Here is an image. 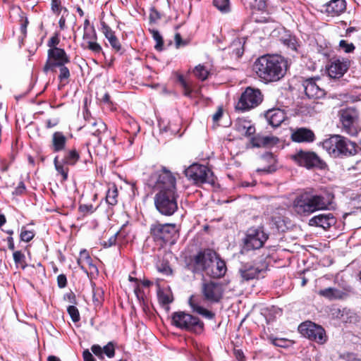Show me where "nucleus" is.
<instances>
[{
	"label": "nucleus",
	"instance_id": "obj_37",
	"mask_svg": "<svg viewBox=\"0 0 361 361\" xmlns=\"http://www.w3.org/2000/svg\"><path fill=\"white\" fill-rule=\"evenodd\" d=\"M193 73L195 75L201 80H205L209 75L208 70L202 65L197 66L195 68Z\"/></svg>",
	"mask_w": 361,
	"mask_h": 361
},
{
	"label": "nucleus",
	"instance_id": "obj_26",
	"mask_svg": "<svg viewBox=\"0 0 361 361\" xmlns=\"http://www.w3.org/2000/svg\"><path fill=\"white\" fill-rule=\"evenodd\" d=\"M226 271V263L216 256L215 259L214 266H212L211 269L208 271V276L213 278H219L223 276Z\"/></svg>",
	"mask_w": 361,
	"mask_h": 361
},
{
	"label": "nucleus",
	"instance_id": "obj_7",
	"mask_svg": "<svg viewBox=\"0 0 361 361\" xmlns=\"http://www.w3.org/2000/svg\"><path fill=\"white\" fill-rule=\"evenodd\" d=\"M185 175L195 184L209 183L214 185L215 178L213 172L206 166L193 164L185 170Z\"/></svg>",
	"mask_w": 361,
	"mask_h": 361
},
{
	"label": "nucleus",
	"instance_id": "obj_64",
	"mask_svg": "<svg viewBox=\"0 0 361 361\" xmlns=\"http://www.w3.org/2000/svg\"><path fill=\"white\" fill-rule=\"evenodd\" d=\"M223 115V111L221 108H219L217 111L213 115L212 119L214 122H218Z\"/></svg>",
	"mask_w": 361,
	"mask_h": 361
},
{
	"label": "nucleus",
	"instance_id": "obj_54",
	"mask_svg": "<svg viewBox=\"0 0 361 361\" xmlns=\"http://www.w3.org/2000/svg\"><path fill=\"white\" fill-rule=\"evenodd\" d=\"M117 235H118V233H114V235H112L109 239L107 241H104L102 243V245L104 247H109L114 245L116 244V238H117Z\"/></svg>",
	"mask_w": 361,
	"mask_h": 361
},
{
	"label": "nucleus",
	"instance_id": "obj_12",
	"mask_svg": "<svg viewBox=\"0 0 361 361\" xmlns=\"http://www.w3.org/2000/svg\"><path fill=\"white\" fill-rule=\"evenodd\" d=\"M298 331L302 336L317 343L323 344L326 341L324 329L321 326L310 321L300 324L298 326Z\"/></svg>",
	"mask_w": 361,
	"mask_h": 361
},
{
	"label": "nucleus",
	"instance_id": "obj_33",
	"mask_svg": "<svg viewBox=\"0 0 361 361\" xmlns=\"http://www.w3.org/2000/svg\"><path fill=\"white\" fill-rule=\"evenodd\" d=\"M54 166L57 172L62 176L63 180H66L68 178V168L66 164L60 163L58 160V157H56L54 160Z\"/></svg>",
	"mask_w": 361,
	"mask_h": 361
},
{
	"label": "nucleus",
	"instance_id": "obj_28",
	"mask_svg": "<svg viewBox=\"0 0 361 361\" xmlns=\"http://www.w3.org/2000/svg\"><path fill=\"white\" fill-rule=\"evenodd\" d=\"M188 302L193 312H195L207 319H212L214 317V313L199 305L198 301L195 296L192 295L190 298Z\"/></svg>",
	"mask_w": 361,
	"mask_h": 361
},
{
	"label": "nucleus",
	"instance_id": "obj_11",
	"mask_svg": "<svg viewBox=\"0 0 361 361\" xmlns=\"http://www.w3.org/2000/svg\"><path fill=\"white\" fill-rule=\"evenodd\" d=\"M267 239L268 235L262 227H251L246 232L243 240L244 248L247 250L259 249L263 247Z\"/></svg>",
	"mask_w": 361,
	"mask_h": 361
},
{
	"label": "nucleus",
	"instance_id": "obj_63",
	"mask_svg": "<svg viewBox=\"0 0 361 361\" xmlns=\"http://www.w3.org/2000/svg\"><path fill=\"white\" fill-rule=\"evenodd\" d=\"M83 359L84 361H95L92 354L88 350H84Z\"/></svg>",
	"mask_w": 361,
	"mask_h": 361
},
{
	"label": "nucleus",
	"instance_id": "obj_19",
	"mask_svg": "<svg viewBox=\"0 0 361 361\" xmlns=\"http://www.w3.org/2000/svg\"><path fill=\"white\" fill-rule=\"evenodd\" d=\"M336 223V219L331 213H324L316 215L309 220L311 226L321 227L327 230Z\"/></svg>",
	"mask_w": 361,
	"mask_h": 361
},
{
	"label": "nucleus",
	"instance_id": "obj_34",
	"mask_svg": "<svg viewBox=\"0 0 361 361\" xmlns=\"http://www.w3.org/2000/svg\"><path fill=\"white\" fill-rule=\"evenodd\" d=\"M229 50H231V54L235 56V58H240L244 51L243 47L239 40L233 41L229 47Z\"/></svg>",
	"mask_w": 361,
	"mask_h": 361
},
{
	"label": "nucleus",
	"instance_id": "obj_53",
	"mask_svg": "<svg viewBox=\"0 0 361 361\" xmlns=\"http://www.w3.org/2000/svg\"><path fill=\"white\" fill-rule=\"evenodd\" d=\"M111 47L116 51H119L121 49V43L116 37L108 40Z\"/></svg>",
	"mask_w": 361,
	"mask_h": 361
},
{
	"label": "nucleus",
	"instance_id": "obj_46",
	"mask_svg": "<svg viewBox=\"0 0 361 361\" xmlns=\"http://www.w3.org/2000/svg\"><path fill=\"white\" fill-rule=\"evenodd\" d=\"M339 47L345 53H350L355 49V46L353 43H348L345 40L340 41Z\"/></svg>",
	"mask_w": 361,
	"mask_h": 361
},
{
	"label": "nucleus",
	"instance_id": "obj_62",
	"mask_svg": "<svg viewBox=\"0 0 361 361\" xmlns=\"http://www.w3.org/2000/svg\"><path fill=\"white\" fill-rule=\"evenodd\" d=\"M79 209L80 212L84 213H92L93 212V207L92 204H82L80 206Z\"/></svg>",
	"mask_w": 361,
	"mask_h": 361
},
{
	"label": "nucleus",
	"instance_id": "obj_61",
	"mask_svg": "<svg viewBox=\"0 0 361 361\" xmlns=\"http://www.w3.org/2000/svg\"><path fill=\"white\" fill-rule=\"evenodd\" d=\"M175 43L177 48H179L181 46H185L186 42L182 40L181 36L179 33H176L175 35Z\"/></svg>",
	"mask_w": 361,
	"mask_h": 361
},
{
	"label": "nucleus",
	"instance_id": "obj_45",
	"mask_svg": "<svg viewBox=\"0 0 361 361\" xmlns=\"http://www.w3.org/2000/svg\"><path fill=\"white\" fill-rule=\"evenodd\" d=\"M57 67L59 68V79L61 81L68 79L70 77V71L68 68L65 66V65L58 66Z\"/></svg>",
	"mask_w": 361,
	"mask_h": 361
},
{
	"label": "nucleus",
	"instance_id": "obj_40",
	"mask_svg": "<svg viewBox=\"0 0 361 361\" xmlns=\"http://www.w3.org/2000/svg\"><path fill=\"white\" fill-rule=\"evenodd\" d=\"M281 41L284 45L287 46V47L290 48V49L293 51L297 50V41L295 37L288 35L287 37L281 38Z\"/></svg>",
	"mask_w": 361,
	"mask_h": 361
},
{
	"label": "nucleus",
	"instance_id": "obj_4",
	"mask_svg": "<svg viewBox=\"0 0 361 361\" xmlns=\"http://www.w3.org/2000/svg\"><path fill=\"white\" fill-rule=\"evenodd\" d=\"M150 233L161 246L166 243L173 245L178 238V229L175 224L154 223L150 226Z\"/></svg>",
	"mask_w": 361,
	"mask_h": 361
},
{
	"label": "nucleus",
	"instance_id": "obj_42",
	"mask_svg": "<svg viewBox=\"0 0 361 361\" xmlns=\"http://www.w3.org/2000/svg\"><path fill=\"white\" fill-rule=\"evenodd\" d=\"M67 311H68L70 317H71L73 322H77L80 320L79 311L76 307H75L73 305H70L68 307Z\"/></svg>",
	"mask_w": 361,
	"mask_h": 361
},
{
	"label": "nucleus",
	"instance_id": "obj_22",
	"mask_svg": "<svg viewBox=\"0 0 361 361\" xmlns=\"http://www.w3.org/2000/svg\"><path fill=\"white\" fill-rule=\"evenodd\" d=\"M305 94L309 98L318 99L324 96L325 92L313 78H308L303 82Z\"/></svg>",
	"mask_w": 361,
	"mask_h": 361
},
{
	"label": "nucleus",
	"instance_id": "obj_32",
	"mask_svg": "<svg viewBox=\"0 0 361 361\" xmlns=\"http://www.w3.org/2000/svg\"><path fill=\"white\" fill-rule=\"evenodd\" d=\"M341 319L345 323L355 324L359 321V317L355 312L343 309L341 315Z\"/></svg>",
	"mask_w": 361,
	"mask_h": 361
},
{
	"label": "nucleus",
	"instance_id": "obj_17",
	"mask_svg": "<svg viewBox=\"0 0 361 361\" xmlns=\"http://www.w3.org/2000/svg\"><path fill=\"white\" fill-rule=\"evenodd\" d=\"M292 157L298 165L307 169L322 167L323 164L320 158L312 152L300 150L293 155Z\"/></svg>",
	"mask_w": 361,
	"mask_h": 361
},
{
	"label": "nucleus",
	"instance_id": "obj_24",
	"mask_svg": "<svg viewBox=\"0 0 361 361\" xmlns=\"http://www.w3.org/2000/svg\"><path fill=\"white\" fill-rule=\"evenodd\" d=\"M265 118L272 127L276 128L284 121L286 114L280 109H273L267 111Z\"/></svg>",
	"mask_w": 361,
	"mask_h": 361
},
{
	"label": "nucleus",
	"instance_id": "obj_44",
	"mask_svg": "<svg viewBox=\"0 0 361 361\" xmlns=\"http://www.w3.org/2000/svg\"><path fill=\"white\" fill-rule=\"evenodd\" d=\"M101 25L102 31L108 40L116 37L114 32L105 23H102Z\"/></svg>",
	"mask_w": 361,
	"mask_h": 361
},
{
	"label": "nucleus",
	"instance_id": "obj_48",
	"mask_svg": "<svg viewBox=\"0 0 361 361\" xmlns=\"http://www.w3.org/2000/svg\"><path fill=\"white\" fill-rule=\"evenodd\" d=\"M252 6L258 11H264L267 7V0H253Z\"/></svg>",
	"mask_w": 361,
	"mask_h": 361
},
{
	"label": "nucleus",
	"instance_id": "obj_50",
	"mask_svg": "<svg viewBox=\"0 0 361 361\" xmlns=\"http://www.w3.org/2000/svg\"><path fill=\"white\" fill-rule=\"evenodd\" d=\"M34 233L31 231L22 230L20 233V239L25 242H29L34 238Z\"/></svg>",
	"mask_w": 361,
	"mask_h": 361
},
{
	"label": "nucleus",
	"instance_id": "obj_36",
	"mask_svg": "<svg viewBox=\"0 0 361 361\" xmlns=\"http://www.w3.org/2000/svg\"><path fill=\"white\" fill-rule=\"evenodd\" d=\"M214 6L222 13H228L230 11L229 0H214Z\"/></svg>",
	"mask_w": 361,
	"mask_h": 361
},
{
	"label": "nucleus",
	"instance_id": "obj_41",
	"mask_svg": "<svg viewBox=\"0 0 361 361\" xmlns=\"http://www.w3.org/2000/svg\"><path fill=\"white\" fill-rule=\"evenodd\" d=\"M82 46L94 53H99L102 51V47L95 40L88 41L86 44H82Z\"/></svg>",
	"mask_w": 361,
	"mask_h": 361
},
{
	"label": "nucleus",
	"instance_id": "obj_5",
	"mask_svg": "<svg viewBox=\"0 0 361 361\" xmlns=\"http://www.w3.org/2000/svg\"><path fill=\"white\" fill-rule=\"evenodd\" d=\"M177 197L176 190L159 191L154 197L157 209L163 215L171 216L178 209Z\"/></svg>",
	"mask_w": 361,
	"mask_h": 361
},
{
	"label": "nucleus",
	"instance_id": "obj_35",
	"mask_svg": "<svg viewBox=\"0 0 361 361\" xmlns=\"http://www.w3.org/2000/svg\"><path fill=\"white\" fill-rule=\"evenodd\" d=\"M79 159V154L75 149H72L68 151L64 158L63 161L64 164L68 165H74Z\"/></svg>",
	"mask_w": 361,
	"mask_h": 361
},
{
	"label": "nucleus",
	"instance_id": "obj_49",
	"mask_svg": "<svg viewBox=\"0 0 361 361\" xmlns=\"http://www.w3.org/2000/svg\"><path fill=\"white\" fill-rule=\"evenodd\" d=\"M271 343L278 347L286 348L288 346L289 341L285 338H273L271 339Z\"/></svg>",
	"mask_w": 361,
	"mask_h": 361
},
{
	"label": "nucleus",
	"instance_id": "obj_6",
	"mask_svg": "<svg viewBox=\"0 0 361 361\" xmlns=\"http://www.w3.org/2000/svg\"><path fill=\"white\" fill-rule=\"evenodd\" d=\"M342 130L351 135H357L361 130L360 126V115L354 107L342 109L338 112Z\"/></svg>",
	"mask_w": 361,
	"mask_h": 361
},
{
	"label": "nucleus",
	"instance_id": "obj_8",
	"mask_svg": "<svg viewBox=\"0 0 361 361\" xmlns=\"http://www.w3.org/2000/svg\"><path fill=\"white\" fill-rule=\"evenodd\" d=\"M148 185L160 191L176 190V178L170 171L162 168L150 176Z\"/></svg>",
	"mask_w": 361,
	"mask_h": 361
},
{
	"label": "nucleus",
	"instance_id": "obj_3",
	"mask_svg": "<svg viewBox=\"0 0 361 361\" xmlns=\"http://www.w3.org/2000/svg\"><path fill=\"white\" fill-rule=\"evenodd\" d=\"M328 204L320 195L302 193L297 196L293 202V208L298 214L308 216L320 209L327 208Z\"/></svg>",
	"mask_w": 361,
	"mask_h": 361
},
{
	"label": "nucleus",
	"instance_id": "obj_23",
	"mask_svg": "<svg viewBox=\"0 0 361 361\" xmlns=\"http://www.w3.org/2000/svg\"><path fill=\"white\" fill-rule=\"evenodd\" d=\"M290 137L295 142H312L315 140V135L309 128H298L293 130Z\"/></svg>",
	"mask_w": 361,
	"mask_h": 361
},
{
	"label": "nucleus",
	"instance_id": "obj_57",
	"mask_svg": "<svg viewBox=\"0 0 361 361\" xmlns=\"http://www.w3.org/2000/svg\"><path fill=\"white\" fill-rule=\"evenodd\" d=\"M80 257L81 259H83L86 262V263L92 268H96L92 263V259L89 256L88 253L85 251H81L80 252Z\"/></svg>",
	"mask_w": 361,
	"mask_h": 361
},
{
	"label": "nucleus",
	"instance_id": "obj_27",
	"mask_svg": "<svg viewBox=\"0 0 361 361\" xmlns=\"http://www.w3.org/2000/svg\"><path fill=\"white\" fill-rule=\"evenodd\" d=\"M279 142V139L274 136H259L254 137L251 140L253 147H260L275 145Z\"/></svg>",
	"mask_w": 361,
	"mask_h": 361
},
{
	"label": "nucleus",
	"instance_id": "obj_60",
	"mask_svg": "<svg viewBox=\"0 0 361 361\" xmlns=\"http://www.w3.org/2000/svg\"><path fill=\"white\" fill-rule=\"evenodd\" d=\"M25 191V186L23 182H20L16 188L13 194L16 195H22Z\"/></svg>",
	"mask_w": 361,
	"mask_h": 361
},
{
	"label": "nucleus",
	"instance_id": "obj_10",
	"mask_svg": "<svg viewBox=\"0 0 361 361\" xmlns=\"http://www.w3.org/2000/svg\"><path fill=\"white\" fill-rule=\"evenodd\" d=\"M172 324L181 329L194 331H202L203 329V323L197 317L184 312H174Z\"/></svg>",
	"mask_w": 361,
	"mask_h": 361
},
{
	"label": "nucleus",
	"instance_id": "obj_30",
	"mask_svg": "<svg viewBox=\"0 0 361 361\" xmlns=\"http://www.w3.org/2000/svg\"><path fill=\"white\" fill-rule=\"evenodd\" d=\"M319 295L329 300L341 299L345 293L335 288H327L322 289L318 292Z\"/></svg>",
	"mask_w": 361,
	"mask_h": 361
},
{
	"label": "nucleus",
	"instance_id": "obj_59",
	"mask_svg": "<svg viewBox=\"0 0 361 361\" xmlns=\"http://www.w3.org/2000/svg\"><path fill=\"white\" fill-rule=\"evenodd\" d=\"M159 300L164 305H168L172 302V298L168 294L161 293L159 295Z\"/></svg>",
	"mask_w": 361,
	"mask_h": 361
},
{
	"label": "nucleus",
	"instance_id": "obj_20",
	"mask_svg": "<svg viewBox=\"0 0 361 361\" xmlns=\"http://www.w3.org/2000/svg\"><path fill=\"white\" fill-rule=\"evenodd\" d=\"M349 66L350 62L348 60H333L327 68L328 74L331 78H339L348 71Z\"/></svg>",
	"mask_w": 361,
	"mask_h": 361
},
{
	"label": "nucleus",
	"instance_id": "obj_43",
	"mask_svg": "<svg viewBox=\"0 0 361 361\" xmlns=\"http://www.w3.org/2000/svg\"><path fill=\"white\" fill-rule=\"evenodd\" d=\"M105 354L109 358H112L115 355L114 344L112 342H109L103 348V354Z\"/></svg>",
	"mask_w": 361,
	"mask_h": 361
},
{
	"label": "nucleus",
	"instance_id": "obj_29",
	"mask_svg": "<svg viewBox=\"0 0 361 361\" xmlns=\"http://www.w3.org/2000/svg\"><path fill=\"white\" fill-rule=\"evenodd\" d=\"M235 129L244 136H250L255 132V127L246 120H240L235 124Z\"/></svg>",
	"mask_w": 361,
	"mask_h": 361
},
{
	"label": "nucleus",
	"instance_id": "obj_13",
	"mask_svg": "<svg viewBox=\"0 0 361 361\" xmlns=\"http://www.w3.org/2000/svg\"><path fill=\"white\" fill-rule=\"evenodd\" d=\"M70 62V59L65 50L61 48L49 49L47 51V60L44 66V71H54V68L61 65Z\"/></svg>",
	"mask_w": 361,
	"mask_h": 361
},
{
	"label": "nucleus",
	"instance_id": "obj_15",
	"mask_svg": "<svg viewBox=\"0 0 361 361\" xmlns=\"http://www.w3.org/2000/svg\"><path fill=\"white\" fill-rule=\"evenodd\" d=\"M216 253L212 250H204L200 252L194 257V264L196 271H202L208 274L212 266H214Z\"/></svg>",
	"mask_w": 361,
	"mask_h": 361
},
{
	"label": "nucleus",
	"instance_id": "obj_56",
	"mask_svg": "<svg viewBox=\"0 0 361 361\" xmlns=\"http://www.w3.org/2000/svg\"><path fill=\"white\" fill-rule=\"evenodd\" d=\"M59 44V39L56 35L51 37L47 42V45L49 47V49L58 48L57 45Z\"/></svg>",
	"mask_w": 361,
	"mask_h": 361
},
{
	"label": "nucleus",
	"instance_id": "obj_31",
	"mask_svg": "<svg viewBox=\"0 0 361 361\" xmlns=\"http://www.w3.org/2000/svg\"><path fill=\"white\" fill-rule=\"evenodd\" d=\"M106 201L110 205H116L118 202V189L114 183L108 184Z\"/></svg>",
	"mask_w": 361,
	"mask_h": 361
},
{
	"label": "nucleus",
	"instance_id": "obj_47",
	"mask_svg": "<svg viewBox=\"0 0 361 361\" xmlns=\"http://www.w3.org/2000/svg\"><path fill=\"white\" fill-rule=\"evenodd\" d=\"M178 81L180 82V85H182L184 90V94L185 96L189 97L192 92L190 86L187 83V82L185 80L184 78L182 75L178 76Z\"/></svg>",
	"mask_w": 361,
	"mask_h": 361
},
{
	"label": "nucleus",
	"instance_id": "obj_14",
	"mask_svg": "<svg viewBox=\"0 0 361 361\" xmlns=\"http://www.w3.org/2000/svg\"><path fill=\"white\" fill-rule=\"evenodd\" d=\"M267 267L266 263L261 264L252 262L242 263L238 269V274L242 281H248L259 279Z\"/></svg>",
	"mask_w": 361,
	"mask_h": 361
},
{
	"label": "nucleus",
	"instance_id": "obj_58",
	"mask_svg": "<svg viewBox=\"0 0 361 361\" xmlns=\"http://www.w3.org/2000/svg\"><path fill=\"white\" fill-rule=\"evenodd\" d=\"M57 283L59 288H62L66 287L67 284L66 276L64 274H60L57 277Z\"/></svg>",
	"mask_w": 361,
	"mask_h": 361
},
{
	"label": "nucleus",
	"instance_id": "obj_16",
	"mask_svg": "<svg viewBox=\"0 0 361 361\" xmlns=\"http://www.w3.org/2000/svg\"><path fill=\"white\" fill-rule=\"evenodd\" d=\"M204 299L208 302H219L223 297L224 288L221 283L214 281L204 282L202 286Z\"/></svg>",
	"mask_w": 361,
	"mask_h": 361
},
{
	"label": "nucleus",
	"instance_id": "obj_39",
	"mask_svg": "<svg viewBox=\"0 0 361 361\" xmlns=\"http://www.w3.org/2000/svg\"><path fill=\"white\" fill-rule=\"evenodd\" d=\"M149 31L152 35L153 39L157 42L156 45L154 46L155 49L158 51H161L164 45V42L161 34L157 30H150Z\"/></svg>",
	"mask_w": 361,
	"mask_h": 361
},
{
	"label": "nucleus",
	"instance_id": "obj_51",
	"mask_svg": "<svg viewBox=\"0 0 361 361\" xmlns=\"http://www.w3.org/2000/svg\"><path fill=\"white\" fill-rule=\"evenodd\" d=\"M102 294L103 292L102 289L100 288H96L93 290V300L94 302L99 305L100 304L102 300Z\"/></svg>",
	"mask_w": 361,
	"mask_h": 361
},
{
	"label": "nucleus",
	"instance_id": "obj_25",
	"mask_svg": "<svg viewBox=\"0 0 361 361\" xmlns=\"http://www.w3.org/2000/svg\"><path fill=\"white\" fill-rule=\"evenodd\" d=\"M67 139L61 132H55L51 138V149L54 152L63 150Z\"/></svg>",
	"mask_w": 361,
	"mask_h": 361
},
{
	"label": "nucleus",
	"instance_id": "obj_18",
	"mask_svg": "<svg viewBox=\"0 0 361 361\" xmlns=\"http://www.w3.org/2000/svg\"><path fill=\"white\" fill-rule=\"evenodd\" d=\"M346 10L345 0H330L322 6L321 12L328 16H338Z\"/></svg>",
	"mask_w": 361,
	"mask_h": 361
},
{
	"label": "nucleus",
	"instance_id": "obj_38",
	"mask_svg": "<svg viewBox=\"0 0 361 361\" xmlns=\"http://www.w3.org/2000/svg\"><path fill=\"white\" fill-rule=\"evenodd\" d=\"M83 43L86 44L88 41L95 40L97 39V34L94 26H91L88 30H84L83 35Z\"/></svg>",
	"mask_w": 361,
	"mask_h": 361
},
{
	"label": "nucleus",
	"instance_id": "obj_9",
	"mask_svg": "<svg viewBox=\"0 0 361 361\" xmlns=\"http://www.w3.org/2000/svg\"><path fill=\"white\" fill-rule=\"evenodd\" d=\"M263 95L259 90L248 87L242 93L235 105V109L245 111L257 107L261 104Z\"/></svg>",
	"mask_w": 361,
	"mask_h": 361
},
{
	"label": "nucleus",
	"instance_id": "obj_21",
	"mask_svg": "<svg viewBox=\"0 0 361 361\" xmlns=\"http://www.w3.org/2000/svg\"><path fill=\"white\" fill-rule=\"evenodd\" d=\"M89 133L97 137V142H101V135L106 132V126L101 120L90 119L84 126Z\"/></svg>",
	"mask_w": 361,
	"mask_h": 361
},
{
	"label": "nucleus",
	"instance_id": "obj_55",
	"mask_svg": "<svg viewBox=\"0 0 361 361\" xmlns=\"http://www.w3.org/2000/svg\"><path fill=\"white\" fill-rule=\"evenodd\" d=\"M92 352L101 359L104 358L103 348L99 345H93L91 348Z\"/></svg>",
	"mask_w": 361,
	"mask_h": 361
},
{
	"label": "nucleus",
	"instance_id": "obj_52",
	"mask_svg": "<svg viewBox=\"0 0 361 361\" xmlns=\"http://www.w3.org/2000/svg\"><path fill=\"white\" fill-rule=\"evenodd\" d=\"M13 256V260L16 264H23L25 259V255L20 251L14 252Z\"/></svg>",
	"mask_w": 361,
	"mask_h": 361
},
{
	"label": "nucleus",
	"instance_id": "obj_2",
	"mask_svg": "<svg viewBox=\"0 0 361 361\" xmlns=\"http://www.w3.org/2000/svg\"><path fill=\"white\" fill-rule=\"evenodd\" d=\"M322 147L332 157H343L357 154L356 144L340 135H334L322 143Z\"/></svg>",
	"mask_w": 361,
	"mask_h": 361
},
{
	"label": "nucleus",
	"instance_id": "obj_1",
	"mask_svg": "<svg viewBox=\"0 0 361 361\" xmlns=\"http://www.w3.org/2000/svg\"><path fill=\"white\" fill-rule=\"evenodd\" d=\"M287 68V61L279 55H264L253 65L257 76L265 84L279 81L285 76Z\"/></svg>",
	"mask_w": 361,
	"mask_h": 361
}]
</instances>
